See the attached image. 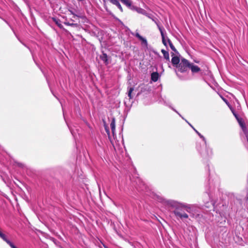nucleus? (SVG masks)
I'll return each instance as SVG.
<instances>
[{
	"instance_id": "2eb2a0df",
	"label": "nucleus",
	"mask_w": 248,
	"mask_h": 248,
	"mask_svg": "<svg viewBox=\"0 0 248 248\" xmlns=\"http://www.w3.org/2000/svg\"><path fill=\"white\" fill-rule=\"evenodd\" d=\"M194 130L198 135V136L203 140V141L204 142V144H205V146H206L207 142H206V139H205V138L200 133H199L197 130H196L195 128H194Z\"/></svg>"
},
{
	"instance_id": "4468645a",
	"label": "nucleus",
	"mask_w": 248,
	"mask_h": 248,
	"mask_svg": "<svg viewBox=\"0 0 248 248\" xmlns=\"http://www.w3.org/2000/svg\"><path fill=\"white\" fill-rule=\"evenodd\" d=\"M161 52L163 54V56L165 59H166L168 61H169L170 57H169V54L168 52L166 51V50L164 49L161 50Z\"/></svg>"
},
{
	"instance_id": "6e6552de",
	"label": "nucleus",
	"mask_w": 248,
	"mask_h": 248,
	"mask_svg": "<svg viewBox=\"0 0 248 248\" xmlns=\"http://www.w3.org/2000/svg\"><path fill=\"white\" fill-rule=\"evenodd\" d=\"M135 36L137 37L139 40H140L143 44H144L145 46H147V41L146 39L143 37H142L138 32H136L135 34Z\"/></svg>"
},
{
	"instance_id": "aec40b11",
	"label": "nucleus",
	"mask_w": 248,
	"mask_h": 248,
	"mask_svg": "<svg viewBox=\"0 0 248 248\" xmlns=\"http://www.w3.org/2000/svg\"><path fill=\"white\" fill-rule=\"evenodd\" d=\"M112 4L114 5L118 4V3L119 2L118 0H108Z\"/></svg>"
},
{
	"instance_id": "9b49d317",
	"label": "nucleus",
	"mask_w": 248,
	"mask_h": 248,
	"mask_svg": "<svg viewBox=\"0 0 248 248\" xmlns=\"http://www.w3.org/2000/svg\"><path fill=\"white\" fill-rule=\"evenodd\" d=\"M53 21L57 25V26L61 29L64 30L65 31H67L63 28V26L61 24V21L59 19L53 18Z\"/></svg>"
},
{
	"instance_id": "7ed1b4c3",
	"label": "nucleus",
	"mask_w": 248,
	"mask_h": 248,
	"mask_svg": "<svg viewBox=\"0 0 248 248\" xmlns=\"http://www.w3.org/2000/svg\"><path fill=\"white\" fill-rule=\"evenodd\" d=\"M155 23L157 25L160 32L163 44L165 46H167V42L165 40V33H164V32H165V31L164 28L162 26H160V24H159L158 23H157L155 21Z\"/></svg>"
},
{
	"instance_id": "f257e3e1",
	"label": "nucleus",
	"mask_w": 248,
	"mask_h": 248,
	"mask_svg": "<svg viewBox=\"0 0 248 248\" xmlns=\"http://www.w3.org/2000/svg\"><path fill=\"white\" fill-rule=\"evenodd\" d=\"M160 202H162L168 206L175 208L173 213L177 218L181 219L187 218L188 216L185 212V211L190 212L191 206L185 203H180L173 200H167L161 199Z\"/></svg>"
},
{
	"instance_id": "f03ea898",
	"label": "nucleus",
	"mask_w": 248,
	"mask_h": 248,
	"mask_svg": "<svg viewBox=\"0 0 248 248\" xmlns=\"http://www.w3.org/2000/svg\"><path fill=\"white\" fill-rule=\"evenodd\" d=\"M189 65L190 63L187 60L185 59H182L178 67V70L181 72H185L187 70V68H189Z\"/></svg>"
},
{
	"instance_id": "9d476101",
	"label": "nucleus",
	"mask_w": 248,
	"mask_h": 248,
	"mask_svg": "<svg viewBox=\"0 0 248 248\" xmlns=\"http://www.w3.org/2000/svg\"><path fill=\"white\" fill-rule=\"evenodd\" d=\"M110 126L111 129L112 133L113 134V137L115 136V119L113 118L111 123L110 124Z\"/></svg>"
},
{
	"instance_id": "5701e85b",
	"label": "nucleus",
	"mask_w": 248,
	"mask_h": 248,
	"mask_svg": "<svg viewBox=\"0 0 248 248\" xmlns=\"http://www.w3.org/2000/svg\"><path fill=\"white\" fill-rule=\"evenodd\" d=\"M105 130H106V132L108 134V138H109L110 137V133H109V130H108V128L107 127H105Z\"/></svg>"
},
{
	"instance_id": "6ab92c4d",
	"label": "nucleus",
	"mask_w": 248,
	"mask_h": 248,
	"mask_svg": "<svg viewBox=\"0 0 248 248\" xmlns=\"http://www.w3.org/2000/svg\"><path fill=\"white\" fill-rule=\"evenodd\" d=\"M211 151H210V153L208 151L207 152V153H201V154L202 155V156L204 157L209 156L211 154Z\"/></svg>"
},
{
	"instance_id": "a211bd4d",
	"label": "nucleus",
	"mask_w": 248,
	"mask_h": 248,
	"mask_svg": "<svg viewBox=\"0 0 248 248\" xmlns=\"http://www.w3.org/2000/svg\"><path fill=\"white\" fill-rule=\"evenodd\" d=\"M167 41L169 44V46H170V47L171 48V49L174 51H176V50L174 47V46L173 45L172 42H171V41L170 40V39H169V38H167Z\"/></svg>"
},
{
	"instance_id": "393cba45",
	"label": "nucleus",
	"mask_w": 248,
	"mask_h": 248,
	"mask_svg": "<svg viewBox=\"0 0 248 248\" xmlns=\"http://www.w3.org/2000/svg\"><path fill=\"white\" fill-rule=\"evenodd\" d=\"M173 110H174L176 112H177V113L179 114V115H180L181 117H182V116H181V115H180V114H179V113H178L176 110H175V109H173Z\"/></svg>"
},
{
	"instance_id": "cd10ccee",
	"label": "nucleus",
	"mask_w": 248,
	"mask_h": 248,
	"mask_svg": "<svg viewBox=\"0 0 248 248\" xmlns=\"http://www.w3.org/2000/svg\"><path fill=\"white\" fill-rule=\"evenodd\" d=\"M70 12H71L72 14L74 15L72 11H70Z\"/></svg>"
},
{
	"instance_id": "f8f14e48",
	"label": "nucleus",
	"mask_w": 248,
	"mask_h": 248,
	"mask_svg": "<svg viewBox=\"0 0 248 248\" xmlns=\"http://www.w3.org/2000/svg\"><path fill=\"white\" fill-rule=\"evenodd\" d=\"M100 59L102 60L106 64L108 63V56L106 53H103L100 56Z\"/></svg>"
},
{
	"instance_id": "4be33fe9",
	"label": "nucleus",
	"mask_w": 248,
	"mask_h": 248,
	"mask_svg": "<svg viewBox=\"0 0 248 248\" xmlns=\"http://www.w3.org/2000/svg\"><path fill=\"white\" fill-rule=\"evenodd\" d=\"M116 6L120 9L122 12L123 11V8L119 2L118 3V4H116Z\"/></svg>"
},
{
	"instance_id": "1a4fd4ad",
	"label": "nucleus",
	"mask_w": 248,
	"mask_h": 248,
	"mask_svg": "<svg viewBox=\"0 0 248 248\" xmlns=\"http://www.w3.org/2000/svg\"><path fill=\"white\" fill-rule=\"evenodd\" d=\"M159 77V74L157 72H153L151 75V80L154 82H156L158 80Z\"/></svg>"
},
{
	"instance_id": "a878e982",
	"label": "nucleus",
	"mask_w": 248,
	"mask_h": 248,
	"mask_svg": "<svg viewBox=\"0 0 248 248\" xmlns=\"http://www.w3.org/2000/svg\"><path fill=\"white\" fill-rule=\"evenodd\" d=\"M188 124H189V125H190L191 127H192V128L194 129V128L192 126V125H191V124H190L189 123H188Z\"/></svg>"
},
{
	"instance_id": "dca6fc26",
	"label": "nucleus",
	"mask_w": 248,
	"mask_h": 248,
	"mask_svg": "<svg viewBox=\"0 0 248 248\" xmlns=\"http://www.w3.org/2000/svg\"><path fill=\"white\" fill-rule=\"evenodd\" d=\"M133 91H134V88H133V87L128 88V96L130 99H132L133 97V96H132V93Z\"/></svg>"
},
{
	"instance_id": "ddd939ff",
	"label": "nucleus",
	"mask_w": 248,
	"mask_h": 248,
	"mask_svg": "<svg viewBox=\"0 0 248 248\" xmlns=\"http://www.w3.org/2000/svg\"><path fill=\"white\" fill-rule=\"evenodd\" d=\"M180 62V59L177 56H174L171 59V62L173 65H177Z\"/></svg>"
},
{
	"instance_id": "39448f33",
	"label": "nucleus",
	"mask_w": 248,
	"mask_h": 248,
	"mask_svg": "<svg viewBox=\"0 0 248 248\" xmlns=\"http://www.w3.org/2000/svg\"><path fill=\"white\" fill-rule=\"evenodd\" d=\"M131 10L136 11L137 13L145 16L147 15V14L145 10L141 8L136 7L135 6H133V7H132V9Z\"/></svg>"
},
{
	"instance_id": "20e7f679",
	"label": "nucleus",
	"mask_w": 248,
	"mask_h": 248,
	"mask_svg": "<svg viewBox=\"0 0 248 248\" xmlns=\"http://www.w3.org/2000/svg\"><path fill=\"white\" fill-rule=\"evenodd\" d=\"M0 237L6 242L12 248H17L6 237V235L0 231Z\"/></svg>"
},
{
	"instance_id": "f3484780",
	"label": "nucleus",
	"mask_w": 248,
	"mask_h": 248,
	"mask_svg": "<svg viewBox=\"0 0 248 248\" xmlns=\"http://www.w3.org/2000/svg\"><path fill=\"white\" fill-rule=\"evenodd\" d=\"M64 24L67 26H72L73 27H77L78 26V24L77 23H70V22H64Z\"/></svg>"
},
{
	"instance_id": "0eeeda50",
	"label": "nucleus",
	"mask_w": 248,
	"mask_h": 248,
	"mask_svg": "<svg viewBox=\"0 0 248 248\" xmlns=\"http://www.w3.org/2000/svg\"><path fill=\"white\" fill-rule=\"evenodd\" d=\"M128 8L131 9L132 7H133L134 5H132V1L131 0H120Z\"/></svg>"
},
{
	"instance_id": "bb28decb",
	"label": "nucleus",
	"mask_w": 248,
	"mask_h": 248,
	"mask_svg": "<svg viewBox=\"0 0 248 248\" xmlns=\"http://www.w3.org/2000/svg\"><path fill=\"white\" fill-rule=\"evenodd\" d=\"M188 124H189V125H190L191 127H192V128L194 129V128L192 126V125H191V124H190L189 123H188Z\"/></svg>"
},
{
	"instance_id": "412c9836",
	"label": "nucleus",
	"mask_w": 248,
	"mask_h": 248,
	"mask_svg": "<svg viewBox=\"0 0 248 248\" xmlns=\"http://www.w3.org/2000/svg\"><path fill=\"white\" fill-rule=\"evenodd\" d=\"M147 16H148L149 18H151L154 22H155V21L157 23H158L159 24V22H158L157 20L156 19V18H153L150 15L147 14V15H146Z\"/></svg>"
},
{
	"instance_id": "423d86ee",
	"label": "nucleus",
	"mask_w": 248,
	"mask_h": 248,
	"mask_svg": "<svg viewBox=\"0 0 248 248\" xmlns=\"http://www.w3.org/2000/svg\"><path fill=\"white\" fill-rule=\"evenodd\" d=\"M189 68L191 69L192 73H197L200 71V68L193 63H190Z\"/></svg>"
},
{
	"instance_id": "b1692460",
	"label": "nucleus",
	"mask_w": 248,
	"mask_h": 248,
	"mask_svg": "<svg viewBox=\"0 0 248 248\" xmlns=\"http://www.w3.org/2000/svg\"><path fill=\"white\" fill-rule=\"evenodd\" d=\"M18 165L21 167H23L24 165L21 163H18Z\"/></svg>"
}]
</instances>
